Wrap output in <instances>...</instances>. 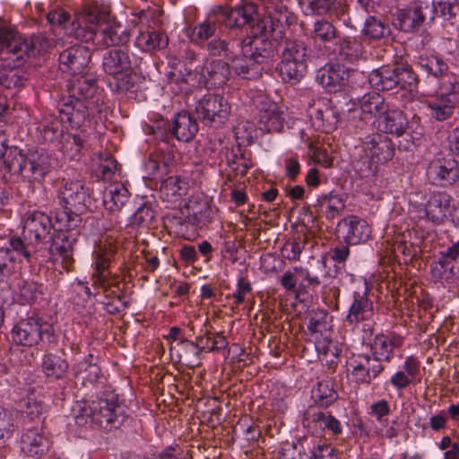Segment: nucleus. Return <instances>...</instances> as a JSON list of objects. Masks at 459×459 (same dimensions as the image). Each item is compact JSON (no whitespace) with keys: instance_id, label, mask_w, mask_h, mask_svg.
<instances>
[{"instance_id":"1","label":"nucleus","mask_w":459,"mask_h":459,"mask_svg":"<svg viewBox=\"0 0 459 459\" xmlns=\"http://www.w3.org/2000/svg\"><path fill=\"white\" fill-rule=\"evenodd\" d=\"M39 37H23L14 30L0 29V84L7 89H22L28 80L26 71L21 67L24 57L30 56L39 44Z\"/></svg>"},{"instance_id":"2","label":"nucleus","mask_w":459,"mask_h":459,"mask_svg":"<svg viewBox=\"0 0 459 459\" xmlns=\"http://www.w3.org/2000/svg\"><path fill=\"white\" fill-rule=\"evenodd\" d=\"M71 34L77 39L92 42L96 48L123 45L128 32L110 18L109 12L97 5L89 6L72 24Z\"/></svg>"},{"instance_id":"3","label":"nucleus","mask_w":459,"mask_h":459,"mask_svg":"<svg viewBox=\"0 0 459 459\" xmlns=\"http://www.w3.org/2000/svg\"><path fill=\"white\" fill-rule=\"evenodd\" d=\"M295 22V14L286 10L281 11L280 17L264 15L259 18L251 25V36L241 42L243 56L256 64L270 60L273 56L271 40H281L285 36V26Z\"/></svg>"},{"instance_id":"4","label":"nucleus","mask_w":459,"mask_h":459,"mask_svg":"<svg viewBox=\"0 0 459 459\" xmlns=\"http://www.w3.org/2000/svg\"><path fill=\"white\" fill-rule=\"evenodd\" d=\"M124 406L117 395L107 394L105 396L80 407L74 417L79 427L98 426L105 429H117L125 420Z\"/></svg>"},{"instance_id":"5","label":"nucleus","mask_w":459,"mask_h":459,"mask_svg":"<svg viewBox=\"0 0 459 459\" xmlns=\"http://www.w3.org/2000/svg\"><path fill=\"white\" fill-rule=\"evenodd\" d=\"M53 159L43 149L29 150L24 152L11 148L4 160L9 171L24 182L39 183L51 171Z\"/></svg>"},{"instance_id":"6","label":"nucleus","mask_w":459,"mask_h":459,"mask_svg":"<svg viewBox=\"0 0 459 459\" xmlns=\"http://www.w3.org/2000/svg\"><path fill=\"white\" fill-rule=\"evenodd\" d=\"M426 107L429 116L437 121L449 119L459 106V80L456 74L443 77L439 86L427 93Z\"/></svg>"},{"instance_id":"7","label":"nucleus","mask_w":459,"mask_h":459,"mask_svg":"<svg viewBox=\"0 0 459 459\" xmlns=\"http://www.w3.org/2000/svg\"><path fill=\"white\" fill-rule=\"evenodd\" d=\"M361 149L364 154L355 163V168L365 177L373 174L378 164L387 162L394 154L390 139L378 134L367 136L362 142Z\"/></svg>"},{"instance_id":"8","label":"nucleus","mask_w":459,"mask_h":459,"mask_svg":"<svg viewBox=\"0 0 459 459\" xmlns=\"http://www.w3.org/2000/svg\"><path fill=\"white\" fill-rule=\"evenodd\" d=\"M78 220L72 217L67 212L56 213V224L49 244V249L53 255H58L62 258L63 267L69 271L73 262L74 246L76 242V234L72 231Z\"/></svg>"},{"instance_id":"9","label":"nucleus","mask_w":459,"mask_h":459,"mask_svg":"<svg viewBox=\"0 0 459 459\" xmlns=\"http://www.w3.org/2000/svg\"><path fill=\"white\" fill-rule=\"evenodd\" d=\"M43 137L45 141L59 143L61 151L70 160H80L82 151L89 147L90 134L85 128L76 133H65L58 120L44 125Z\"/></svg>"},{"instance_id":"10","label":"nucleus","mask_w":459,"mask_h":459,"mask_svg":"<svg viewBox=\"0 0 459 459\" xmlns=\"http://www.w3.org/2000/svg\"><path fill=\"white\" fill-rule=\"evenodd\" d=\"M13 342L23 347H32L39 341L51 343L55 341L53 325L38 317H28L15 324L12 329Z\"/></svg>"},{"instance_id":"11","label":"nucleus","mask_w":459,"mask_h":459,"mask_svg":"<svg viewBox=\"0 0 459 459\" xmlns=\"http://www.w3.org/2000/svg\"><path fill=\"white\" fill-rule=\"evenodd\" d=\"M307 48L302 41L287 40L278 65L279 74L284 82L299 81L306 73Z\"/></svg>"},{"instance_id":"12","label":"nucleus","mask_w":459,"mask_h":459,"mask_svg":"<svg viewBox=\"0 0 459 459\" xmlns=\"http://www.w3.org/2000/svg\"><path fill=\"white\" fill-rule=\"evenodd\" d=\"M56 227V221L53 222L46 212L39 210L29 211L23 221L22 241L32 251L34 246L50 242Z\"/></svg>"},{"instance_id":"13","label":"nucleus","mask_w":459,"mask_h":459,"mask_svg":"<svg viewBox=\"0 0 459 459\" xmlns=\"http://www.w3.org/2000/svg\"><path fill=\"white\" fill-rule=\"evenodd\" d=\"M8 247H0V283L8 284L13 278L20 275L18 256L30 260L31 250L21 238H12Z\"/></svg>"},{"instance_id":"14","label":"nucleus","mask_w":459,"mask_h":459,"mask_svg":"<svg viewBox=\"0 0 459 459\" xmlns=\"http://www.w3.org/2000/svg\"><path fill=\"white\" fill-rule=\"evenodd\" d=\"M369 286L366 280L355 282L351 300L345 317L349 325L358 326L360 323L369 321L374 316L373 301L369 298Z\"/></svg>"},{"instance_id":"15","label":"nucleus","mask_w":459,"mask_h":459,"mask_svg":"<svg viewBox=\"0 0 459 459\" xmlns=\"http://www.w3.org/2000/svg\"><path fill=\"white\" fill-rule=\"evenodd\" d=\"M348 378L358 385H369L384 370V365L367 354H352L346 361Z\"/></svg>"},{"instance_id":"16","label":"nucleus","mask_w":459,"mask_h":459,"mask_svg":"<svg viewBox=\"0 0 459 459\" xmlns=\"http://www.w3.org/2000/svg\"><path fill=\"white\" fill-rule=\"evenodd\" d=\"M432 278L442 284H450L459 280V240L445 251L440 252L430 265Z\"/></svg>"},{"instance_id":"17","label":"nucleus","mask_w":459,"mask_h":459,"mask_svg":"<svg viewBox=\"0 0 459 459\" xmlns=\"http://www.w3.org/2000/svg\"><path fill=\"white\" fill-rule=\"evenodd\" d=\"M195 110L204 122L224 124L230 117L231 108L223 96L207 93L198 100Z\"/></svg>"},{"instance_id":"18","label":"nucleus","mask_w":459,"mask_h":459,"mask_svg":"<svg viewBox=\"0 0 459 459\" xmlns=\"http://www.w3.org/2000/svg\"><path fill=\"white\" fill-rule=\"evenodd\" d=\"M450 207V198L443 192L433 193L424 206L413 205L410 210L412 219L426 220L433 224H441L446 218Z\"/></svg>"},{"instance_id":"19","label":"nucleus","mask_w":459,"mask_h":459,"mask_svg":"<svg viewBox=\"0 0 459 459\" xmlns=\"http://www.w3.org/2000/svg\"><path fill=\"white\" fill-rule=\"evenodd\" d=\"M88 198V191L79 180L65 181L60 187L59 199L65 208L63 212H67L72 217L84 211Z\"/></svg>"},{"instance_id":"20","label":"nucleus","mask_w":459,"mask_h":459,"mask_svg":"<svg viewBox=\"0 0 459 459\" xmlns=\"http://www.w3.org/2000/svg\"><path fill=\"white\" fill-rule=\"evenodd\" d=\"M259 128L266 133H279L284 128L287 113L284 107L279 106L276 102L264 98L258 106Z\"/></svg>"},{"instance_id":"21","label":"nucleus","mask_w":459,"mask_h":459,"mask_svg":"<svg viewBox=\"0 0 459 459\" xmlns=\"http://www.w3.org/2000/svg\"><path fill=\"white\" fill-rule=\"evenodd\" d=\"M88 105L79 98L69 96L64 98L58 103L60 119H57L61 126L64 123L69 124L72 129L79 130L90 116Z\"/></svg>"},{"instance_id":"22","label":"nucleus","mask_w":459,"mask_h":459,"mask_svg":"<svg viewBox=\"0 0 459 459\" xmlns=\"http://www.w3.org/2000/svg\"><path fill=\"white\" fill-rule=\"evenodd\" d=\"M424 368L415 356H408L403 361L402 368L393 374L389 384L398 392L403 391L411 385L421 382Z\"/></svg>"},{"instance_id":"23","label":"nucleus","mask_w":459,"mask_h":459,"mask_svg":"<svg viewBox=\"0 0 459 459\" xmlns=\"http://www.w3.org/2000/svg\"><path fill=\"white\" fill-rule=\"evenodd\" d=\"M309 116L312 126L325 134L333 132L339 122V112L328 100L316 103Z\"/></svg>"},{"instance_id":"24","label":"nucleus","mask_w":459,"mask_h":459,"mask_svg":"<svg viewBox=\"0 0 459 459\" xmlns=\"http://www.w3.org/2000/svg\"><path fill=\"white\" fill-rule=\"evenodd\" d=\"M427 176L435 184L452 185L459 180V163L452 158L436 159L429 163Z\"/></svg>"},{"instance_id":"25","label":"nucleus","mask_w":459,"mask_h":459,"mask_svg":"<svg viewBox=\"0 0 459 459\" xmlns=\"http://www.w3.org/2000/svg\"><path fill=\"white\" fill-rule=\"evenodd\" d=\"M338 231L349 245L366 242L371 235L369 224L357 216L344 218L338 223Z\"/></svg>"},{"instance_id":"26","label":"nucleus","mask_w":459,"mask_h":459,"mask_svg":"<svg viewBox=\"0 0 459 459\" xmlns=\"http://www.w3.org/2000/svg\"><path fill=\"white\" fill-rule=\"evenodd\" d=\"M349 76L350 72L343 65L330 64L317 72L316 79L327 91L336 92L348 83Z\"/></svg>"},{"instance_id":"27","label":"nucleus","mask_w":459,"mask_h":459,"mask_svg":"<svg viewBox=\"0 0 459 459\" xmlns=\"http://www.w3.org/2000/svg\"><path fill=\"white\" fill-rule=\"evenodd\" d=\"M116 253L117 246L108 241H100V245L95 249V273L92 276L94 287L99 286L104 290L107 289L108 282L105 272Z\"/></svg>"},{"instance_id":"28","label":"nucleus","mask_w":459,"mask_h":459,"mask_svg":"<svg viewBox=\"0 0 459 459\" xmlns=\"http://www.w3.org/2000/svg\"><path fill=\"white\" fill-rule=\"evenodd\" d=\"M90 59L89 48L77 44L65 49L59 56L61 69L72 74H82Z\"/></svg>"},{"instance_id":"29","label":"nucleus","mask_w":459,"mask_h":459,"mask_svg":"<svg viewBox=\"0 0 459 459\" xmlns=\"http://www.w3.org/2000/svg\"><path fill=\"white\" fill-rule=\"evenodd\" d=\"M404 338L399 333L390 332L387 333L377 334L370 344L373 359L379 362L390 361L393 357V351L403 345Z\"/></svg>"},{"instance_id":"30","label":"nucleus","mask_w":459,"mask_h":459,"mask_svg":"<svg viewBox=\"0 0 459 459\" xmlns=\"http://www.w3.org/2000/svg\"><path fill=\"white\" fill-rule=\"evenodd\" d=\"M102 66L107 74L114 79H119L130 72L132 67L131 56L126 49H111L103 56Z\"/></svg>"},{"instance_id":"31","label":"nucleus","mask_w":459,"mask_h":459,"mask_svg":"<svg viewBox=\"0 0 459 459\" xmlns=\"http://www.w3.org/2000/svg\"><path fill=\"white\" fill-rule=\"evenodd\" d=\"M226 26L242 28L251 24L258 17L257 6L248 0H242L234 8L223 11Z\"/></svg>"},{"instance_id":"32","label":"nucleus","mask_w":459,"mask_h":459,"mask_svg":"<svg viewBox=\"0 0 459 459\" xmlns=\"http://www.w3.org/2000/svg\"><path fill=\"white\" fill-rule=\"evenodd\" d=\"M49 439L38 429H26L21 437V450L30 457L40 458L49 449Z\"/></svg>"},{"instance_id":"33","label":"nucleus","mask_w":459,"mask_h":459,"mask_svg":"<svg viewBox=\"0 0 459 459\" xmlns=\"http://www.w3.org/2000/svg\"><path fill=\"white\" fill-rule=\"evenodd\" d=\"M434 21L430 0H415L409 4L403 14V22L411 27Z\"/></svg>"},{"instance_id":"34","label":"nucleus","mask_w":459,"mask_h":459,"mask_svg":"<svg viewBox=\"0 0 459 459\" xmlns=\"http://www.w3.org/2000/svg\"><path fill=\"white\" fill-rule=\"evenodd\" d=\"M197 131L198 124L188 112H178L173 117L170 133L178 141H191L196 134Z\"/></svg>"},{"instance_id":"35","label":"nucleus","mask_w":459,"mask_h":459,"mask_svg":"<svg viewBox=\"0 0 459 459\" xmlns=\"http://www.w3.org/2000/svg\"><path fill=\"white\" fill-rule=\"evenodd\" d=\"M8 286L12 290L13 299L22 305L35 302L41 294L36 282L24 280L20 275L13 278Z\"/></svg>"},{"instance_id":"36","label":"nucleus","mask_w":459,"mask_h":459,"mask_svg":"<svg viewBox=\"0 0 459 459\" xmlns=\"http://www.w3.org/2000/svg\"><path fill=\"white\" fill-rule=\"evenodd\" d=\"M209 341V336H198L195 342L181 339L178 342L182 351L178 353L179 360L191 368L198 365L200 354L205 350V346H207Z\"/></svg>"},{"instance_id":"37","label":"nucleus","mask_w":459,"mask_h":459,"mask_svg":"<svg viewBox=\"0 0 459 459\" xmlns=\"http://www.w3.org/2000/svg\"><path fill=\"white\" fill-rule=\"evenodd\" d=\"M418 65L422 68L431 77L429 78V82H435L439 86V82L443 77L447 74H454L448 72V65L437 55H421L418 59Z\"/></svg>"},{"instance_id":"38","label":"nucleus","mask_w":459,"mask_h":459,"mask_svg":"<svg viewBox=\"0 0 459 459\" xmlns=\"http://www.w3.org/2000/svg\"><path fill=\"white\" fill-rule=\"evenodd\" d=\"M407 118L404 114L397 109L389 110L377 118L376 126L378 131L400 136L405 131Z\"/></svg>"},{"instance_id":"39","label":"nucleus","mask_w":459,"mask_h":459,"mask_svg":"<svg viewBox=\"0 0 459 459\" xmlns=\"http://www.w3.org/2000/svg\"><path fill=\"white\" fill-rule=\"evenodd\" d=\"M304 281H307L310 285H319L320 281L317 276H311L309 272L300 266H295L284 272L281 277V286L288 291H296L298 286H302Z\"/></svg>"},{"instance_id":"40","label":"nucleus","mask_w":459,"mask_h":459,"mask_svg":"<svg viewBox=\"0 0 459 459\" xmlns=\"http://www.w3.org/2000/svg\"><path fill=\"white\" fill-rule=\"evenodd\" d=\"M129 200V191L121 182L109 184L103 195V204L107 210L119 211Z\"/></svg>"},{"instance_id":"41","label":"nucleus","mask_w":459,"mask_h":459,"mask_svg":"<svg viewBox=\"0 0 459 459\" xmlns=\"http://www.w3.org/2000/svg\"><path fill=\"white\" fill-rule=\"evenodd\" d=\"M397 73L396 67L382 66L374 69L368 76V82L377 91L393 90L398 85Z\"/></svg>"},{"instance_id":"42","label":"nucleus","mask_w":459,"mask_h":459,"mask_svg":"<svg viewBox=\"0 0 459 459\" xmlns=\"http://www.w3.org/2000/svg\"><path fill=\"white\" fill-rule=\"evenodd\" d=\"M230 60L212 59L203 68V75L206 77L211 85L221 86L224 84L230 76Z\"/></svg>"},{"instance_id":"43","label":"nucleus","mask_w":459,"mask_h":459,"mask_svg":"<svg viewBox=\"0 0 459 459\" xmlns=\"http://www.w3.org/2000/svg\"><path fill=\"white\" fill-rule=\"evenodd\" d=\"M359 106L362 114L375 118L374 124L388 109V105L385 103L384 97L374 91L363 95L359 100Z\"/></svg>"},{"instance_id":"44","label":"nucleus","mask_w":459,"mask_h":459,"mask_svg":"<svg viewBox=\"0 0 459 459\" xmlns=\"http://www.w3.org/2000/svg\"><path fill=\"white\" fill-rule=\"evenodd\" d=\"M168 37L160 31H140L134 45L143 52H153L167 47Z\"/></svg>"},{"instance_id":"45","label":"nucleus","mask_w":459,"mask_h":459,"mask_svg":"<svg viewBox=\"0 0 459 459\" xmlns=\"http://www.w3.org/2000/svg\"><path fill=\"white\" fill-rule=\"evenodd\" d=\"M188 184L178 176H169L161 180L160 195L167 202H176L186 194Z\"/></svg>"},{"instance_id":"46","label":"nucleus","mask_w":459,"mask_h":459,"mask_svg":"<svg viewBox=\"0 0 459 459\" xmlns=\"http://www.w3.org/2000/svg\"><path fill=\"white\" fill-rule=\"evenodd\" d=\"M338 56L340 60L354 64L366 58V51L359 40L345 38L339 42Z\"/></svg>"},{"instance_id":"47","label":"nucleus","mask_w":459,"mask_h":459,"mask_svg":"<svg viewBox=\"0 0 459 459\" xmlns=\"http://www.w3.org/2000/svg\"><path fill=\"white\" fill-rule=\"evenodd\" d=\"M69 91L72 93L71 96L75 97L77 94L79 97L88 99L93 95L96 89V80L91 75L76 74H73L69 85Z\"/></svg>"},{"instance_id":"48","label":"nucleus","mask_w":459,"mask_h":459,"mask_svg":"<svg viewBox=\"0 0 459 459\" xmlns=\"http://www.w3.org/2000/svg\"><path fill=\"white\" fill-rule=\"evenodd\" d=\"M74 373L82 381L95 383L101 375L100 366L94 361L92 354H89L74 367Z\"/></svg>"},{"instance_id":"49","label":"nucleus","mask_w":459,"mask_h":459,"mask_svg":"<svg viewBox=\"0 0 459 459\" xmlns=\"http://www.w3.org/2000/svg\"><path fill=\"white\" fill-rule=\"evenodd\" d=\"M217 28L215 21L205 20L195 26L186 29V36L195 44H203L214 35Z\"/></svg>"},{"instance_id":"50","label":"nucleus","mask_w":459,"mask_h":459,"mask_svg":"<svg viewBox=\"0 0 459 459\" xmlns=\"http://www.w3.org/2000/svg\"><path fill=\"white\" fill-rule=\"evenodd\" d=\"M331 319L332 316L325 310L314 312L307 325V331L311 338L320 337L322 335L331 333Z\"/></svg>"},{"instance_id":"51","label":"nucleus","mask_w":459,"mask_h":459,"mask_svg":"<svg viewBox=\"0 0 459 459\" xmlns=\"http://www.w3.org/2000/svg\"><path fill=\"white\" fill-rule=\"evenodd\" d=\"M307 425L314 423L316 427L321 429H329L333 434H339L342 432V425L340 421L333 416L325 413L320 411H308L306 416Z\"/></svg>"},{"instance_id":"52","label":"nucleus","mask_w":459,"mask_h":459,"mask_svg":"<svg viewBox=\"0 0 459 459\" xmlns=\"http://www.w3.org/2000/svg\"><path fill=\"white\" fill-rule=\"evenodd\" d=\"M68 369L67 361L56 354H47L42 360V370L48 377L61 378Z\"/></svg>"},{"instance_id":"53","label":"nucleus","mask_w":459,"mask_h":459,"mask_svg":"<svg viewBox=\"0 0 459 459\" xmlns=\"http://www.w3.org/2000/svg\"><path fill=\"white\" fill-rule=\"evenodd\" d=\"M300 137L304 142L307 143V155L315 163L321 164L325 168H328L332 165L333 159L325 148L318 145V143L314 141H310L304 130L300 131Z\"/></svg>"},{"instance_id":"54","label":"nucleus","mask_w":459,"mask_h":459,"mask_svg":"<svg viewBox=\"0 0 459 459\" xmlns=\"http://www.w3.org/2000/svg\"><path fill=\"white\" fill-rule=\"evenodd\" d=\"M318 211L326 218H334L344 208V202L337 195H325L317 199Z\"/></svg>"},{"instance_id":"55","label":"nucleus","mask_w":459,"mask_h":459,"mask_svg":"<svg viewBox=\"0 0 459 459\" xmlns=\"http://www.w3.org/2000/svg\"><path fill=\"white\" fill-rule=\"evenodd\" d=\"M312 397L321 406H328L337 399L333 383L330 379L322 380L312 390Z\"/></svg>"},{"instance_id":"56","label":"nucleus","mask_w":459,"mask_h":459,"mask_svg":"<svg viewBox=\"0 0 459 459\" xmlns=\"http://www.w3.org/2000/svg\"><path fill=\"white\" fill-rule=\"evenodd\" d=\"M310 37L316 43H328L337 37V30L330 22L321 19L314 22Z\"/></svg>"},{"instance_id":"57","label":"nucleus","mask_w":459,"mask_h":459,"mask_svg":"<svg viewBox=\"0 0 459 459\" xmlns=\"http://www.w3.org/2000/svg\"><path fill=\"white\" fill-rule=\"evenodd\" d=\"M143 169L147 177L152 180L161 181L163 177L169 173L168 164L159 153L150 154L143 165Z\"/></svg>"},{"instance_id":"58","label":"nucleus","mask_w":459,"mask_h":459,"mask_svg":"<svg viewBox=\"0 0 459 459\" xmlns=\"http://www.w3.org/2000/svg\"><path fill=\"white\" fill-rule=\"evenodd\" d=\"M431 11L434 14L441 16L444 21L454 24L457 22V6L450 0H430Z\"/></svg>"},{"instance_id":"59","label":"nucleus","mask_w":459,"mask_h":459,"mask_svg":"<svg viewBox=\"0 0 459 459\" xmlns=\"http://www.w3.org/2000/svg\"><path fill=\"white\" fill-rule=\"evenodd\" d=\"M389 27L385 22L376 16H368L364 24L362 33L365 37L371 39H379L388 35Z\"/></svg>"},{"instance_id":"60","label":"nucleus","mask_w":459,"mask_h":459,"mask_svg":"<svg viewBox=\"0 0 459 459\" xmlns=\"http://www.w3.org/2000/svg\"><path fill=\"white\" fill-rule=\"evenodd\" d=\"M232 69L244 79H251L258 74V68L255 63L250 57H234L231 56Z\"/></svg>"},{"instance_id":"61","label":"nucleus","mask_w":459,"mask_h":459,"mask_svg":"<svg viewBox=\"0 0 459 459\" xmlns=\"http://www.w3.org/2000/svg\"><path fill=\"white\" fill-rule=\"evenodd\" d=\"M398 85L402 90L408 91L410 94H412L418 85L417 76L411 68L408 65L405 66H397L396 67Z\"/></svg>"},{"instance_id":"62","label":"nucleus","mask_w":459,"mask_h":459,"mask_svg":"<svg viewBox=\"0 0 459 459\" xmlns=\"http://www.w3.org/2000/svg\"><path fill=\"white\" fill-rule=\"evenodd\" d=\"M389 248L394 259L399 263H407L412 256L411 245L406 242L404 237H397L394 243L390 244Z\"/></svg>"},{"instance_id":"63","label":"nucleus","mask_w":459,"mask_h":459,"mask_svg":"<svg viewBox=\"0 0 459 459\" xmlns=\"http://www.w3.org/2000/svg\"><path fill=\"white\" fill-rule=\"evenodd\" d=\"M14 419L11 411L0 406V445L5 444L13 434Z\"/></svg>"},{"instance_id":"64","label":"nucleus","mask_w":459,"mask_h":459,"mask_svg":"<svg viewBox=\"0 0 459 459\" xmlns=\"http://www.w3.org/2000/svg\"><path fill=\"white\" fill-rule=\"evenodd\" d=\"M207 50L212 57L222 60H230L233 54L229 43L221 39L211 40L207 45Z\"/></svg>"}]
</instances>
